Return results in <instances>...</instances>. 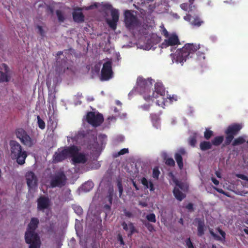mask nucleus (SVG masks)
<instances>
[{
  "label": "nucleus",
  "instance_id": "nucleus-1",
  "mask_svg": "<svg viewBox=\"0 0 248 248\" xmlns=\"http://www.w3.org/2000/svg\"><path fill=\"white\" fill-rule=\"evenodd\" d=\"M151 79H144L142 77H138L137 78V90L143 96L144 99L148 102L154 101L157 99L156 104L162 108L167 104L169 100L170 103L177 100V97L173 95L172 97H167L165 99L166 93L164 87L161 82H157L155 85L154 89L151 90L149 87L152 84Z\"/></svg>",
  "mask_w": 248,
  "mask_h": 248
},
{
  "label": "nucleus",
  "instance_id": "nucleus-2",
  "mask_svg": "<svg viewBox=\"0 0 248 248\" xmlns=\"http://www.w3.org/2000/svg\"><path fill=\"white\" fill-rule=\"evenodd\" d=\"M68 157L72 158L73 164L84 163L87 160V155L79 151V149L74 145L59 149L53 156V161L58 162Z\"/></svg>",
  "mask_w": 248,
  "mask_h": 248
},
{
  "label": "nucleus",
  "instance_id": "nucleus-3",
  "mask_svg": "<svg viewBox=\"0 0 248 248\" xmlns=\"http://www.w3.org/2000/svg\"><path fill=\"white\" fill-rule=\"evenodd\" d=\"M199 48V45L186 44L182 48L178 49L175 54H170L172 63H180L182 65L186 59L189 57H191V55Z\"/></svg>",
  "mask_w": 248,
  "mask_h": 248
},
{
  "label": "nucleus",
  "instance_id": "nucleus-4",
  "mask_svg": "<svg viewBox=\"0 0 248 248\" xmlns=\"http://www.w3.org/2000/svg\"><path fill=\"white\" fill-rule=\"evenodd\" d=\"M38 224V219L32 218L25 233L26 242L30 244L29 248H40V239L38 235L34 232Z\"/></svg>",
  "mask_w": 248,
  "mask_h": 248
},
{
  "label": "nucleus",
  "instance_id": "nucleus-5",
  "mask_svg": "<svg viewBox=\"0 0 248 248\" xmlns=\"http://www.w3.org/2000/svg\"><path fill=\"white\" fill-rule=\"evenodd\" d=\"M180 7L183 10L188 11V14L184 17V19L189 22L192 26L199 27L203 23V21L198 15V10L194 6H188L187 3H183Z\"/></svg>",
  "mask_w": 248,
  "mask_h": 248
},
{
  "label": "nucleus",
  "instance_id": "nucleus-6",
  "mask_svg": "<svg viewBox=\"0 0 248 248\" xmlns=\"http://www.w3.org/2000/svg\"><path fill=\"white\" fill-rule=\"evenodd\" d=\"M93 7H96L99 9H101L106 12L110 11L112 17L111 19L108 18L107 19V22L109 27L112 29H115L116 27L117 22L119 19V13L118 10L113 9L109 4L108 3H94L93 5H91L89 8H85L86 10L92 9Z\"/></svg>",
  "mask_w": 248,
  "mask_h": 248
},
{
  "label": "nucleus",
  "instance_id": "nucleus-7",
  "mask_svg": "<svg viewBox=\"0 0 248 248\" xmlns=\"http://www.w3.org/2000/svg\"><path fill=\"white\" fill-rule=\"evenodd\" d=\"M169 176L170 177V181H172L175 185L174 190L173 194L175 198L179 201H182L185 197V195L182 191L179 190L180 189L182 191H186L188 187L186 183H181L177 181L172 175V173L169 174Z\"/></svg>",
  "mask_w": 248,
  "mask_h": 248
},
{
  "label": "nucleus",
  "instance_id": "nucleus-8",
  "mask_svg": "<svg viewBox=\"0 0 248 248\" xmlns=\"http://www.w3.org/2000/svg\"><path fill=\"white\" fill-rule=\"evenodd\" d=\"M160 27L162 33L165 37L164 42L161 44L160 46L162 48H166L169 46H175L179 44L178 37L176 34H169L163 26Z\"/></svg>",
  "mask_w": 248,
  "mask_h": 248
},
{
  "label": "nucleus",
  "instance_id": "nucleus-9",
  "mask_svg": "<svg viewBox=\"0 0 248 248\" xmlns=\"http://www.w3.org/2000/svg\"><path fill=\"white\" fill-rule=\"evenodd\" d=\"M87 120L93 126H97L103 122V117L101 114L90 112L87 115Z\"/></svg>",
  "mask_w": 248,
  "mask_h": 248
},
{
  "label": "nucleus",
  "instance_id": "nucleus-10",
  "mask_svg": "<svg viewBox=\"0 0 248 248\" xmlns=\"http://www.w3.org/2000/svg\"><path fill=\"white\" fill-rule=\"evenodd\" d=\"M112 77L111 62L107 61L103 64L101 70V79L102 80H107L111 78Z\"/></svg>",
  "mask_w": 248,
  "mask_h": 248
},
{
  "label": "nucleus",
  "instance_id": "nucleus-11",
  "mask_svg": "<svg viewBox=\"0 0 248 248\" xmlns=\"http://www.w3.org/2000/svg\"><path fill=\"white\" fill-rule=\"evenodd\" d=\"M16 135L17 138L19 139L21 142L25 145L30 147L32 145V141L31 138L23 129H17L16 131Z\"/></svg>",
  "mask_w": 248,
  "mask_h": 248
},
{
  "label": "nucleus",
  "instance_id": "nucleus-12",
  "mask_svg": "<svg viewBox=\"0 0 248 248\" xmlns=\"http://www.w3.org/2000/svg\"><path fill=\"white\" fill-rule=\"evenodd\" d=\"M66 182V179L63 173L60 172L53 176L50 182V186L51 187L61 186L64 185Z\"/></svg>",
  "mask_w": 248,
  "mask_h": 248
},
{
  "label": "nucleus",
  "instance_id": "nucleus-13",
  "mask_svg": "<svg viewBox=\"0 0 248 248\" xmlns=\"http://www.w3.org/2000/svg\"><path fill=\"white\" fill-rule=\"evenodd\" d=\"M10 78L9 68L5 63L0 65V82H8Z\"/></svg>",
  "mask_w": 248,
  "mask_h": 248
},
{
  "label": "nucleus",
  "instance_id": "nucleus-14",
  "mask_svg": "<svg viewBox=\"0 0 248 248\" xmlns=\"http://www.w3.org/2000/svg\"><path fill=\"white\" fill-rule=\"evenodd\" d=\"M125 23L128 28H131L136 24V18L133 11H126L124 13Z\"/></svg>",
  "mask_w": 248,
  "mask_h": 248
},
{
  "label": "nucleus",
  "instance_id": "nucleus-15",
  "mask_svg": "<svg viewBox=\"0 0 248 248\" xmlns=\"http://www.w3.org/2000/svg\"><path fill=\"white\" fill-rule=\"evenodd\" d=\"M27 185L30 189L35 187L37 185V178L31 171L28 172L26 174Z\"/></svg>",
  "mask_w": 248,
  "mask_h": 248
},
{
  "label": "nucleus",
  "instance_id": "nucleus-16",
  "mask_svg": "<svg viewBox=\"0 0 248 248\" xmlns=\"http://www.w3.org/2000/svg\"><path fill=\"white\" fill-rule=\"evenodd\" d=\"M10 155L11 158L17 154L22 149V147L19 143L15 140H11L10 141Z\"/></svg>",
  "mask_w": 248,
  "mask_h": 248
},
{
  "label": "nucleus",
  "instance_id": "nucleus-17",
  "mask_svg": "<svg viewBox=\"0 0 248 248\" xmlns=\"http://www.w3.org/2000/svg\"><path fill=\"white\" fill-rule=\"evenodd\" d=\"M27 153L23 150L22 149L19 151V153L12 157V159H16V162L19 165H23L25 163L26 158L27 157Z\"/></svg>",
  "mask_w": 248,
  "mask_h": 248
},
{
  "label": "nucleus",
  "instance_id": "nucleus-18",
  "mask_svg": "<svg viewBox=\"0 0 248 248\" xmlns=\"http://www.w3.org/2000/svg\"><path fill=\"white\" fill-rule=\"evenodd\" d=\"M242 125L240 124H233L228 126L225 133L226 134H232L235 135L242 128Z\"/></svg>",
  "mask_w": 248,
  "mask_h": 248
},
{
  "label": "nucleus",
  "instance_id": "nucleus-19",
  "mask_svg": "<svg viewBox=\"0 0 248 248\" xmlns=\"http://www.w3.org/2000/svg\"><path fill=\"white\" fill-rule=\"evenodd\" d=\"M210 232L216 239L221 241H224L225 233L219 228L217 229V233H215L212 229H210Z\"/></svg>",
  "mask_w": 248,
  "mask_h": 248
},
{
  "label": "nucleus",
  "instance_id": "nucleus-20",
  "mask_svg": "<svg viewBox=\"0 0 248 248\" xmlns=\"http://www.w3.org/2000/svg\"><path fill=\"white\" fill-rule=\"evenodd\" d=\"M49 205V199L46 197H41L38 200V208L40 210L47 208Z\"/></svg>",
  "mask_w": 248,
  "mask_h": 248
},
{
  "label": "nucleus",
  "instance_id": "nucleus-21",
  "mask_svg": "<svg viewBox=\"0 0 248 248\" xmlns=\"http://www.w3.org/2000/svg\"><path fill=\"white\" fill-rule=\"evenodd\" d=\"M185 154V151L184 149H180L178 150V152L175 154V158L180 169L183 167V163L182 161V155Z\"/></svg>",
  "mask_w": 248,
  "mask_h": 248
},
{
  "label": "nucleus",
  "instance_id": "nucleus-22",
  "mask_svg": "<svg viewBox=\"0 0 248 248\" xmlns=\"http://www.w3.org/2000/svg\"><path fill=\"white\" fill-rule=\"evenodd\" d=\"M73 16L76 22H79L84 20V16L80 9H75L73 14Z\"/></svg>",
  "mask_w": 248,
  "mask_h": 248
},
{
  "label": "nucleus",
  "instance_id": "nucleus-23",
  "mask_svg": "<svg viewBox=\"0 0 248 248\" xmlns=\"http://www.w3.org/2000/svg\"><path fill=\"white\" fill-rule=\"evenodd\" d=\"M124 230L127 231L130 234H132L135 232V229L134 225L131 223H123L122 224Z\"/></svg>",
  "mask_w": 248,
  "mask_h": 248
},
{
  "label": "nucleus",
  "instance_id": "nucleus-24",
  "mask_svg": "<svg viewBox=\"0 0 248 248\" xmlns=\"http://www.w3.org/2000/svg\"><path fill=\"white\" fill-rule=\"evenodd\" d=\"M151 0H125V2H130L131 1L134 2V5L135 6H136V4L137 5H143V6H145L147 7V5Z\"/></svg>",
  "mask_w": 248,
  "mask_h": 248
},
{
  "label": "nucleus",
  "instance_id": "nucleus-25",
  "mask_svg": "<svg viewBox=\"0 0 248 248\" xmlns=\"http://www.w3.org/2000/svg\"><path fill=\"white\" fill-rule=\"evenodd\" d=\"M93 186V183L92 182L88 181L82 185L81 188L82 191L87 192L92 189Z\"/></svg>",
  "mask_w": 248,
  "mask_h": 248
},
{
  "label": "nucleus",
  "instance_id": "nucleus-26",
  "mask_svg": "<svg viewBox=\"0 0 248 248\" xmlns=\"http://www.w3.org/2000/svg\"><path fill=\"white\" fill-rule=\"evenodd\" d=\"M142 184L147 188H149L151 191L154 190L153 184L148 181L146 178H143L141 180Z\"/></svg>",
  "mask_w": 248,
  "mask_h": 248
},
{
  "label": "nucleus",
  "instance_id": "nucleus-27",
  "mask_svg": "<svg viewBox=\"0 0 248 248\" xmlns=\"http://www.w3.org/2000/svg\"><path fill=\"white\" fill-rule=\"evenodd\" d=\"M205 230V227L204 223L202 221H198V234L199 236H202L204 233Z\"/></svg>",
  "mask_w": 248,
  "mask_h": 248
},
{
  "label": "nucleus",
  "instance_id": "nucleus-28",
  "mask_svg": "<svg viewBox=\"0 0 248 248\" xmlns=\"http://www.w3.org/2000/svg\"><path fill=\"white\" fill-rule=\"evenodd\" d=\"M211 147L212 144L208 141H203L200 143V148L202 151L211 149Z\"/></svg>",
  "mask_w": 248,
  "mask_h": 248
},
{
  "label": "nucleus",
  "instance_id": "nucleus-29",
  "mask_svg": "<svg viewBox=\"0 0 248 248\" xmlns=\"http://www.w3.org/2000/svg\"><path fill=\"white\" fill-rule=\"evenodd\" d=\"M81 135L80 133H78V135L75 137H68L67 140L69 144L76 143L78 141V140L79 137H81Z\"/></svg>",
  "mask_w": 248,
  "mask_h": 248
},
{
  "label": "nucleus",
  "instance_id": "nucleus-30",
  "mask_svg": "<svg viewBox=\"0 0 248 248\" xmlns=\"http://www.w3.org/2000/svg\"><path fill=\"white\" fill-rule=\"evenodd\" d=\"M245 141V138L244 137H239L237 139H235L232 142L233 146H236L242 144Z\"/></svg>",
  "mask_w": 248,
  "mask_h": 248
},
{
  "label": "nucleus",
  "instance_id": "nucleus-31",
  "mask_svg": "<svg viewBox=\"0 0 248 248\" xmlns=\"http://www.w3.org/2000/svg\"><path fill=\"white\" fill-rule=\"evenodd\" d=\"M224 139L223 136H217L212 140V144L215 145H218L222 143Z\"/></svg>",
  "mask_w": 248,
  "mask_h": 248
},
{
  "label": "nucleus",
  "instance_id": "nucleus-32",
  "mask_svg": "<svg viewBox=\"0 0 248 248\" xmlns=\"http://www.w3.org/2000/svg\"><path fill=\"white\" fill-rule=\"evenodd\" d=\"M156 43V42L155 43H153V44L149 43L144 44L143 45H140V46L139 47L141 49H144V50H149L150 49H151L153 47V46L154 45V44H155Z\"/></svg>",
  "mask_w": 248,
  "mask_h": 248
},
{
  "label": "nucleus",
  "instance_id": "nucleus-33",
  "mask_svg": "<svg viewBox=\"0 0 248 248\" xmlns=\"http://www.w3.org/2000/svg\"><path fill=\"white\" fill-rule=\"evenodd\" d=\"M37 123L39 127L41 129H44L45 128L46 124L45 122L40 118L39 116H37Z\"/></svg>",
  "mask_w": 248,
  "mask_h": 248
},
{
  "label": "nucleus",
  "instance_id": "nucleus-34",
  "mask_svg": "<svg viewBox=\"0 0 248 248\" xmlns=\"http://www.w3.org/2000/svg\"><path fill=\"white\" fill-rule=\"evenodd\" d=\"M236 176L237 177L241 178L243 180H245V185H246V186H248V178L246 176H245L243 174H237L236 175ZM243 185H244V184H243Z\"/></svg>",
  "mask_w": 248,
  "mask_h": 248
},
{
  "label": "nucleus",
  "instance_id": "nucleus-35",
  "mask_svg": "<svg viewBox=\"0 0 248 248\" xmlns=\"http://www.w3.org/2000/svg\"><path fill=\"white\" fill-rule=\"evenodd\" d=\"M146 218L149 221L152 222H155L156 221L155 216L154 214H150L148 215L146 217Z\"/></svg>",
  "mask_w": 248,
  "mask_h": 248
},
{
  "label": "nucleus",
  "instance_id": "nucleus-36",
  "mask_svg": "<svg viewBox=\"0 0 248 248\" xmlns=\"http://www.w3.org/2000/svg\"><path fill=\"white\" fill-rule=\"evenodd\" d=\"M213 135V132L211 130L206 129L205 131L204 132V136L205 139L208 140Z\"/></svg>",
  "mask_w": 248,
  "mask_h": 248
},
{
  "label": "nucleus",
  "instance_id": "nucleus-37",
  "mask_svg": "<svg viewBox=\"0 0 248 248\" xmlns=\"http://www.w3.org/2000/svg\"><path fill=\"white\" fill-rule=\"evenodd\" d=\"M227 136L226 138V143L229 144L231 143L233 138V135L232 134H227Z\"/></svg>",
  "mask_w": 248,
  "mask_h": 248
},
{
  "label": "nucleus",
  "instance_id": "nucleus-38",
  "mask_svg": "<svg viewBox=\"0 0 248 248\" xmlns=\"http://www.w3.org/2000/svg\"><path fill=\"white\" fill-rule=\"evenodd\" d=\"M107 137L105 135H100L98 137V140L100 141V143L103 144L106 141Z\"/></svg>",
  "mask_w": 248,
  "mask_h": 248
},
{
  "label": "nucleus",
  "instance_id": "nucleus-39",
  "mask_svg": "<svg viewBox=\"0 0 248 248\" xmlns=\"http://www.w3.org/2000/svg\"><path fill=\"white\" fill-rule=\"evenodd\" d=\"M159 173L160 172L157 168H155L154 169L153 171V176L154 178H157Z\"/></svg>",
  "mask_w": 248,
  "mask_h": 248
},
{
  "label": "nucleus",
  "instance_id": "nucleus-40",
  "mask_svg": "<svg viewBox=\"0 0 248 248\" xmlns=\"http://www.w3.org/2000/svg\"><path fill=\"white\" fill-rule=\"evenodd\" d=\"M186 244L188 248H194L189 238L186 239Z\"/></svg>",
  "mask_w": 248,
  "mask_h": 248
},
{
  "label": "nucleus",
  "instance_id": "nucleus-41",
  "mask_svg": "<svg viewBox=\"0 0 248 248\" xmlns=\"http://www.w3.org/2000/svg\"><path fill=\"white\" fill-rule=\"evenodd\" d=\"M166 163L170 166H173L174 165L175 162L172 158H168L166 159Z\"/></svg>",
  "mask_w": 248,
  "mask_h": 248
},
{
  "label": "nucleus",
  "instance_id": "nucleus-42",
  "mask_svg": "<svg viewBox=\"0 0 248 248\" xmlns=\"http://www.w3.org/2000/svg\"><path fill=\"white\" fill-rule=\"evenodd\" d=\"M75 212L78 215H80L82 213V209L79 206H76L74 208Z\"/></svg>",
  "mask_w": 248,
  "mask_h": 248
},
{
  "label": "nucleus",
  "instance_id": "nucleus-43",
  "mask_svg": "<svg viewBox=\"0 0 248 248\" xmlns=\"http://www.w3.org/2000/svg\"><path fill=\"white\" fill-rule=\"evenodd\" d=\"M57 15L60 21H63L64 20V17L60 11H58L57 12Z\"/></svg>",
  "mask_w": 248,
  "mask_h": 248
},
{
  "label": "nucleus",
  "instance_id": "nucleus-44",
  "mask_svg": "<svg viewBox=\"0 0 248 248\" xmlns=\"http://www.w3.org/2000/svg\"><path fill=\"white\" fill-rule=\"evenodd\" d=\"M117 185H118V189H119L120 196L121 197V196L122 194V192H123V187H122L121 183L120 181L118 182Z\"/></svg>",
  "mask_w": 248,
  "mask_h": 248
},
{
  "label": "nucleus",
  "instance_id": "nucleus-45",
  "mask_svg": "<svg viewBox=\"0 0 248 248\" xmlns=\"http://www.w3.org/2000/svg\"><path fill=\"white\" fill-rule=\"evenodd\" d=\"M128 150L127 148H124L122 149L119 152V155H124L127 153H128Z\"/></svg>",
  "mask_w": 248,
  "mask_h": 248
},
{
  "label": "nucleus",
  "instance_id": "nucleus-46",
  "mask_svg": "<svg viewBox=\"0 0 248 248\" xmlns=\"http://www.w3.org/2000/svg\"><path fill=\"white\" fill-rule=\"evenodd\" d=\"M196 142V139L194 137L191 138L189 140V143L192 146H194Z\"/></svg>",
  "mask_w": 248,
  "mask_h": 248
},
{
  "label": "nucleus",
  "instance_id": "nucleus-47",
  "mask_svg": "<svg viewBox=\"0 0 248 248\" xmlns=\"http://www.w3.org/2000/svg\"><path fill=\"white\" fill-rule=\"evenodd\" d=\"M145 225L150 231L151 232L154 230L153 226L152 225L150 224L149 223H146L145 224Z\"/></svg>",
  "mask_w": 248,
  "mask_h": 248
},
{
  "label": "nucleus",
  "instance_id": "nucleus-48",
  "mask_svg": "<svg viewBox=\"0 0 248 248\" xmlns=\"http://www.w3.org/2000/svg\"><path fill=\"white\" fill-rule=\"evenodd\" d=\"M198 57H199V59L200 60H201L202 59H205V56L204 55V54H203L202 53H200V52H199L198 53Z\"/></svg>",
  "mask_w": 248,
  "mask_h": 248
},
{
  "label": "nucleus",
  "instance_id": "nucleus-49",
  "mask_svg": "<svg viewBox=\"0 0 248 248\" xmlns=\"http://www.w3.org/2000/svg\"><path fill=\"white\" fill-rule=\"evenodd\" d=\"M212 181L213 183L216 185H218L219 184V181L214 178H212Z\"/></svg>",
  "mask_w": 248,
  "mask_h": 248
},
{
  "label": "nucleus",
  "instance_id": "nucleus-50",
  "mask_svg": "<svg viewBox=\"0 0 248 248\" xmlns=\"http://www.w3.org/2000/svg\"><path fill=\"white\" fill-rule=\"evenodd\" d=\"M215 189H216V190H217V191H218V192H219V193H222V194H225V195H226V194L225 193V192H224V191H223L222 189H219V188H216Z\"/></svg>",
  "mask_w": 248,
  "mask_h": 248
},
{
  "label": "nucleus",
  "instance_id": "nucleus-51",
  "mask_svg": "<svg viewBox=\"0 0 248 248\" xmlns=\"http://www.w3.org/2000/svg\"><path fill=\"white\" fill-rule=\"evenodd\" d=\"M119 240L120 241L121 244H122V245H124V241H123V238H122V236H119Z\"/></svg>",
  "mask_w": 248,
  "mask_h": 248
},
{
  "label": "nucleus",
  "instance_id": "nucleus-52",
  "mask_svg": "<svg viewBox=\"0 0 248 248\" xmlns=\"http://www.w3.org/2000/svg\"><path fill=\"white\" fill-rule=\"evenodd\" d=\"M192 204L190 203V204H188L187 206H186V208L189 209V210H190L192 208Z\"/></svg>",
  "mask_w": 248,
  "mask_h": 248
},
{
  "label": "nucleus",
  "instance_id": "nucleus-53",
  "mask_svg": "<svg viewBox=\"0 0 248 248\" xmlns=\"http://www.w3.org/2000/svg\"><path fill=\"white\" fill-rule=\"evenodd\" d=\"M216 174L218 178H221V173L218 171H216Z\"/></svg>",
  "mask_w": 248,
  "mask_h": 248
},
{
  "label": "nucleus",
  "instance_id": "nucleus-54",
  "mask_svg": "<svg viewBox=\"0 0 248 248\" xmlns=\"http://www.w3.org/2000/svg\"><path fill=\"white\" fill-rule=\"evenodd\" d=\"M148 108H149V106H145V105L142 106V108L144 109V110H147L148 109Z\"/></svg>",
  "mask_w": 248,
  "mask_h": 248
},
{
  "label": "nucleus",
  "instance_id": "nucleus-55",
  "mask_svg": "<svg viewBox=\"0 0 248 248\" xmlns=\"http://www.w3.org/2000/svg\"><path fill=\"white\" fill-rule=\"evenodd\" d=\"M173 16L174 18H177V19L179 18V16L176 14H173Z\"/></svg>",
  "mask_w": 248,
  "mask_h": 248
},
{
  "label": "nucleus",
  "instance_id": "nucleus-56",
  "mask_svg": "<svg viewBox=\"0 0 248 248\" xmlns=\"http://www.w3.org/2000/svg\"><path fill=\"white\" fill-rule=\"evenodd\" d=\"M200 0H189V2L190 4H192L193 3V2L195 1H200Z\"/></svg>",
  "mask_w": 248,
  "mask_h": 248
},
{
  "label": "nucleus",
  "instance_id": "nucleus-57",
  "mask_svg": "<svg viewBox=\"0 0 248 248\" xmlns=\"http://www.w3.org/2000/svg\"><path fill=\"white\" fill-rule=\"evenodd\" d=\"M88 100V101H93V97H88L87 98Z\"/></svg>",
  "mask_w": 248,
  "mask_h": 248
},
{
  "label": "nucleus",
  "instance_id": "nucleus-58",
  "mask_svg": "<svg viewBox=\"0 0 248 248\" xmlns=\"http://www.w3.org/2000/svg\"><path fill=\"white\" fill-rule=\"evenodd\" d=\"M133 184L134 186L135 187V188H136V189H137V190H138V187H137V186H136V185L135 183L134 182H133Z\"/></svg>",
  "mask_w": 248,
  "mask_h": 248
},
{
  "label": "nucleus",
  "instance_id": "nucleus-59",
  "mask_svg": "<svg viewBox=\"0 0 248 248\" xmlns=\"http://www.w3.org/2000/svg\"><path fill=\"white\" fill-rule=\"evenodd\" d=\"M244 232H246V234H248V229H245Z\"/></svg>",
  "mask_w": 248,
  "mask_h": 248
},
{
  "label": "nucleus",
  "instance_id": "nucleus-60",
  "mask_svg": "<svg viewBox=\"0 0 248 248\" xmlns=\"http://www.w3.org/2000/svg\"><path fill=\"white\" fill-rule=\"evenodd\" d=\"M116 103L117 105H121V102L119 101H117Z\"/></svg>",
  "mask_w": 248,
  "mask_h": 248
},
{
  "label": "nucleus",
  "instance_id": "nucleus-61",
  "mask_svg": "<svg viewBox=\"0 0 248 248\" xmlns=\"http://www.w3.org/2000/svg\"><path fill=\"white\" fill-rule=\"evenodd\" d=\"M114 119V118H113V117L108 118V120H112V119Z\"/></svg>",
  "mask_w": 248,
  "mask_h": 248
},
{
  "label": "nucleus",
  "instance_id": "nucleus-62",
  "mask_svg": "<svg viewBox=\"0 0 248 248\" xmlns=\"http://www.w3.org/2000/svg\"><path fill=\"white\" fill-rule=\"evenodd\" d=\"M151 5L150 4V5H149V9L150 10H152V9H153V8H152V7H151Z\"/></svg>",
  "mask_w": 248,
  "mask_h": 248
},
{
  "label": "nucleus",
  "instance_id": "nucleus-63",
  "mask_svg": "<svg viewBox=\"0 0 248 248\" xmlns=\"http://www.w3.org/2000/svg\"><path fill=\"white\" fill-rule=\"evenodd\" d=\"M114 111H116V112L117 111V110H116V108L114 109Z\"/></svg>",
  "mask_w": 248,
  "mask_h": 248
},
{
  "label": "nucleus",
  "instance_id": "nucleus-64",
  "mask_svg": "<svg viewBox=\"0 0 248 248\" xmlns=\"http://www.w3.org/2000/svg\"><path fill=\"white\" fill-rule=\"evenodd\" d=\"M61 53V52H59V54H60Z\"/></svg>",
  "mask_w": 248,
  "mask_h": 248
}]
</instances>
